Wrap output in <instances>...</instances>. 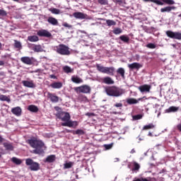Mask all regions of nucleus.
Instances as JSON below:
<instances>
[{
	"mask_svg": "<svg viewBox=\"0 0 181 181\" xmlns=\"http://www.w3.org/2000/svg\"><path fill=\"white\" fill-rule=\"evenodd\" d=\"M28 144L32 148H34L33 153L36 155H42L45 153V143L42 140L37 139H30L28 140Z\"/></svg>",
	"mask_w": 181,
	"mask_h": 181,
	"instance_id": "1",
	"label": "nucleus"
},
{
	"mask_svg": "<svg viewBox=\"0 0 181 181\" xmlns=\"http://www.w3.org/2000/svg\"><path fill=\"white\" fill-rule=\"evenodd\" d=\"M57 117L62 121L61 125L62 127H68L69 128H76L78 125L77 121L71 119L70 114H57Z\"/></svg>",
	"mask_w": 181,
	"mask_h": 181,
	"instance_id": "2",
	"label": "nucleus"
},
{
	"mask_svg": "<svg viewBox=\"0 0 181 181\" xmlns=\"http://www.w3.org/2000/svg\"><path fill=\"white\" fill-rule=\"evenodd\" d=\"M106 94L110 97H121L122 90L115 86L108 87L105 89Z\"/></svg>",
	"mask_w": 181,
	"mask_h": 181,
	"instance_id": "3",
	"label": "nucleus"
},
{
	"mask_svg": "<svg viewBox=\"0 0 181 181\" xmlns=\"http://www.w3.org/2000/svg\"><path fill=\"white\" fill-rule=\"evenodd\" d=\"M56 52L62 56H69L70 54V48L64 45L60 44L56 47Z\"/></svg>",
	"mask_w": 181,
	"mask_h": 181,
	"instance_id": "4",
	"label": "nucleus"
},
{
	"mask_svg": "<svg viewBox=\"0 0 181 181\" xmlns=\"http://www.w3.org/2000/svg\"><path fill=\"white\" fill-rule=\"evenodd\" d=\"M25 165L30 166V170L36 172L40 169V165L38 163H36L32 160V158L25 159Z\"/></svg>",
	"mask_w": 181,
	"mask_h": 181,
	"instance_id": "5",
	"label": "nucleus"
},
{
	"mask_svg": "<svg viewBox=\"0 0 181 181\" xmlns=\"http://www.w3.org/2000/svg\"><path fill=\"white\" fill-rule=\"evenodd\" d=\"M74 91L77 93V94H80L82 93L83 94H88L91 91V88L88 85H83L78 87L74 88Z\"/></svg>",
	"mask_w": 181,
	"mask_h": 181,
	"instance_id": "6",
	"label": "nucleus"
},
{
	"mask_svg": "<svg viewBox=\"0 0 181 181\" xmlns=\"http://www.w3.org/2000/svg\"><path fill=\"white\" fill-rule=\"evenodd\" d=\"M165 35L168 37L170 39H175L177 40H181V33L180 32H173L172 30H167Z\"/></svg>",
	"mask_w": 181,
	"mask_h": 181,
	"instance_id": "7",
	"label": "nucleus"
},
{
	"mask_svg": "<svg viewBox=\"0 0 181 181\" xmlns=\"http://www.w3.org/2000/svg\"><path fill=\"white\" fill-rule=\"evenodd\" d=\"M143 100H148V98H146V96H144L143 98H139V99H135L134 98H131L127 99V103L129 105H132L134 104H138V103H139V101H142Z\"/></svg>",
	"mask_w": 181,
	"mask_h": 181,
	"instance_id": "8",
	"label": "nucleus"
},
{
	"mask_svg": "<svg viewBox=\"0 0 181 181\" xmlns=\"http://www.w3.org/2000/svg\"><path fill=\"white\" fill-rule=\"evenodd\" d=\"M151 88H152V86L148 84L141 85L138 87V90L142 93H151Z\"/></svg>",
	"mask_w": 181,
	"mask_h": 181,
	"instance_id": "9",
	"label": "nucleus"
},
{
	"mask_svg": "<svg viewBox=\"0 0 181 181\" xmlns=\"http://www.w3.org/2000/svg\"><path fill=\"white\" fill-rule=\"evenodd\" d=\"M37 35L40 37H52V33L47 31V30H40L37 31Z\"/></svg>",
	"mask_w": 181,
	"mask_h": 181,
	"instance_id": "10",
	"label": "nucleus"
},
{
	"mask_svg": "<svg viewBox=\"0 0 181 181\" xmlns=\"http://www.w3.org/2000/svg\"><path fill=\"white\" fill-rule=\"evenodd\" d=\"M175 9H176V6H168L164 8H161L160 11L161 13H170V12H172V11H175Z\"/></svg>",
	"mask_w": 181,
	"mask_h": 181,
	"instance_id": "11",
	"label": "nucleus"
},
{
	"mask_svg": "<svg viewBox=\"0 0 181 181\" xmlns=\"http://www.w3.org/2000/svg\"><path fill=\"white\" fill-rule=\"evenodd\" d=\"M47 97V98H49L50 100V101L52 103H59V97L57 95H54V93L48 92Z\"/></svg>",
	"mask_w": 181,
	"mask_h": 181,
	"instance_id": "12",
	"label": "nucleus"
},
{
	"mask_svg": "<svg viewBox=\"0 0 181 181\" xmlns=\"http://www.w3.org/2000/svg\"><path fill=\"white\" fill-rule=\"evenodd\" d=\"M22 84L24 87H28V88H35L36 87V84L33 83V81H23Z\"/></svg>",
	"mask_w": 181,
	"mask_h": 181,
	"instance_id": "13",
	"label": "nucleus"
},
{
	"mask_svg": "<svg viewBox=\"0 0 181 181\" xmlns=\"http://www.w3.org/2000/svg\"><path fill=\"white\" fill-rule=\"evenodd\" d=\"M128 67L130 70H139V69L142 67V65L138 62H134L132 64H128Z\"/></svg>",
	"mask_w": 181,
	"mask_h": 181,
	"instance_id": "14",
	"label": "nucleus"
},
{
	"mask_svg": "<svg viewBox=\"0 0 181 181\" xmlns=\"http://www.w3.org/2000/svg\"><path fill=\"white\" fill-rule=\"evenodd\" d=\"M74 18L76 19H86L87 18V14L81 12H75L73 13Z\"/></svg>",
	"mask_w": 181,
	"mask_h": 181,
	"instance_id": "15",
	"label": "nucleus"
},
{
	"mask_svg": "<svg viewBox=\"0 0 181 181\" xmlns=\"http://www.w3.org/2000/svg\"><path fill=\"white\" fill-rule=\"evenodd\" d=\"M31 49L33 50V52H35L36 53H40V52H43V48L42 47V45H40L33 44Z\"/></svg>",
	"mask_w": 181,
	"mask_h": 181,
	"instance_id": "16",
	"label": "nucleus"
},
{
	"mask_svg": "<svg viewBox=\"0 0 181 181\" xmlns=\"http://www.w3.org/2000/svg\"><path fill=\"white\" fill-rule=\"evenodd\" d=\"M21 62H22V63H24V64H28V66L33 64L32 59H30V57H21Z\"/></svg>",
	"mask_w": 181,
	"mask_h": 181,
	"instance_id": "17",
	"label": "nucleus"
},
{
	"mask_svg": "<svg viewBox=\"0 0 181 181\" xmlns=\"http://www.w3.org/2000/svg\"><path fill=\"white\" fill-rule=\"evenodd\" d=\"M56 160V156L55 155H50L47 156L45 160H44V162L45 163H53V162H55Z\"/></svg>",
	"mask_w": 181,
	"mask_h": 181,
	"instance_id": "18",
	"label": "nucleus"
},
{
	"mask_svg": "<svg viewBox=\"0 0 181 181\" xmlns=\"http://www.w3.org/2000/svg\"><path fill=\"white\" fill-rule=\"evenodd\" d=\"M47 22L53 26H57V25H59V21L54 17H49L47 19Z\"/></svg>",
	"mask_w": 181,
	"mask_h": 181,
	"instance_id": "19",
	"label": "nucleus"
},
{
	"mask_svg": "<svg viewBox=\"0 0 181 181\" xmlns=\"http://www.w3.org/2000/svg\"><path fill=\"white\" fill-rule=\"evenodd\" d=\"M115 72V68L114 66L106 67L105 74H108V76H114Z\"/></svg>",
	"mask_w": 181,
	"mask_h": 181,
	"instance_id": "20",
	"label": "nucleus"
},
{
	"mask_svg": "<svg viewBox=\"0 0 181 181\" xmlns=\"http://www.w3.org/2000/svg\"><path fill=\"white\" fill-rule=\"evenodd\" d=\"M180 110V107H176V106H171L169 107V109L165 110V112L170 113V112H177Z\"/></svg>",
	"mask_w": 181,
	"mask_h": 181,
	"instance_id": "21",
	"label": "nucleus"
},
{
	"mask_svg": "<svg viewBox=\"0 0 181 181\" xmlns=\"http://www.w3.org/2000/svg\"><path fill=\"white\" fill-rule=\"evenodd\" d=\"M27 110H28V111H30V112H37V111H39V107H37V106L35 105H28Z\"/></svg>",
	"mask_w": 181,
	"mask_h": 181,
	"instance_id": "22",
	"label": "nucleus"
},
{
	"mask_svg": "<svg viewBox=\"0 0 181 181\" xmlns=\"http://www.w3.org/2000/svg\"><path fill=\"white\" fill-rule=\"evenodd\" d=\"M50 87H52V88H62V87H63V83L62 82H54L50 84Z\"/></svg>",
	"mask_w": 181,
	"mask_h": 181,
	"instance_id": "23",
	"label": "nucleus"
},
{
	"mask_svg": "<svg viewBox=\"0 0 181 181\" xmlns=\"http://www.w3.org/2000/svg\"><path fill=\"white\" fill-rule=\"evenodd\" d=\"M103 83H104L105 84H114V81L112 80V78H111V77L106 76L103 78Z\"/></svg>",
	"mask_w": 181,
	"mask_h": 181,
	"instance_id": "24",
	"label": "nucleus"
},
{
	"mask_svg": "<svg viewBox=\"0 0 181 181\" xmlns=\"http://www.w3.org/2000/svg\"><path fill=\"white\" fill-rule=\"evenodd\" d=\"M71 81L76 84H80V83H83V79H81V78H78V76H73L71 77Z\"/></svg>",
	"mask_w": 181,
	"mask_h": 181,
	"instance_id": "25",
	"label": "nucleus"
},
{
	"mask_svg": "<svg viewBox=\"0 0 181 181\" xmlns=\"http://www.w3.org/2000/svg\"><path fill=\"white\" fill-rule=\"evenodd\" d=\"M96 68H97L98 71H100V73H103V74H105V70L107 69V66H101V65L97 64Z\"/></svg>",
	"mask_w": 181,
	"mask_h": 181,
	"instance_id": "26",
	"label": "nucleus"
},
{
	"mask_svg": "<svg viewBox=\"0 0 181 181\" xmlns=\"http://www.w3.org/2000/svg\"><path fill=\"white\" fill-rule=\"evenodd\" d=\"M4 148L6 149V151H13V146L12 144L8 142H5L3 144Z\"/></svg>",
	"mask_w": 181,
	"mask_h": 181,
	"instance_id": "27",
	"label": "nucleus"
},
{
	"mask_svg": "<svg viewBox=\"0 0 181 181\" xmlns=\"http://www.w3.org/2000/svg\"><path fill=\"white\" fill-rule=\"evenodd\" d=\"M28 40L29 42H39V37L37 35H30L28 37Z\"/></svg>",
	"mask_w": 181,
	"mask_h": 181,
	"instance_id": "28",
	"label": "nucleus"
},
{
	"mask_svg": "<svg viewBox=\"0 0 181 181\" xmlns=\"http://www.w3.org/2000/svg\"><path fill=\"white\" fill-rule=\"evenodd\" d=\"M63 71L66 74H69V73H74V69H71L70 66H64L63 67Z\"/></svg>",
	"mask_w": 181,
	"mask_h": 181,
	"instance_id": "29",
	"label": "nucleus"
},
{
	"mask_svg": "<svg viewBox=\"0 0 181 181\" xmlns=\"http://www.w3.org/2000/svg\"><path fill=\"white\" fill-rule=\"evenodd\" d=\"M144 2H153V4H156V5H158V6H163L164 4L163 2L160 1V0H144Z\"/></svg>",
	"mask_w": 181,
	"mask_h": 181,
	"instance_id": "30",
	"label": "nucleus"
},
{
	"mask_svg": "<svg viewBox=\"0 0 181 181\" xmlns=\"http://www.w3.org/2000/svg\"><path fill=\"white\" fill-rule=\"evenodd\" d=\"M0 101H6L7 103H11V97L5 95H0Z\"/></svg>",
	"mask_w": 181,
	"mask_h": 181,
	"instance_id": "31",
	"label": "nucleus"
},
{
	"mask_svg": "<svg viewBox=\"0 0 181 181\" xmlns=\"http://www.w3.org/2000/svg\"><path fill=\"white\" fill-rule=\"evenodd\" d=\"M119 39L120 40H122V42H124V43H129V37L125 35H121L119 37Z\"/></svg>",
	"mask_w": 181,
	"mask_h": 181,
	"instance_id": "32",
	"label": "nucleus"
},
{
	"mask_svg": "<svg viewBox=\"0 0 181 181\" xmlns=\"http://www.w3.org/2000/svg\"><path fill=\"white\" fill-rule=\"evenodd\" d=\"M106 25L109 26V28H111V26H115L117 25V22L114 20H105Z\"/></svg>",
	"mask_w": 181,
	"mask_h": 181,
	"instance_id": "33",
	"label": "nucleus"
},
{
	"mask_svg": "<svg viewBox=\"0 0 181 181\" xmlns=\"http://www.w3.org/2000/svg\"><path fill=\"white\" fill-rule=\"evenodd\" d=\"M117 74H120L121 77H122V78H125V70L124 69V68H119L117 70Z\"/></svg>",
	"mask_w": 181,
	"mask_h": 181,
	"instance_id": "34",
	"label": "nucleus"
},
{
	"mask_svg": "<svg viewBox=\"0 0 181 181\" xmlns=\"http://www.w3.org/2000/svg\"><path fill=\"white\" fill-rule=\"evenodd\" d=\"M11 112L13 114H21L22 109L21 108V107H16L11 110Z\"/></svg>",
	"mask_w": 181,
	"mask_h": 181,
	"instance_id": "35",
	"label": "nucleus"
},
{
	"mask_svg": "<svg viewBox=\"0 0 181 181\" xmlns=\"http://www.w3.org/2000/svg\"><path fill=\"white\" fill-rule=\"evenodd\" d=\"M11 162H13V163H15V165H21L22 163V160L16 157H13L11 158Z\"/></svg>",
	"mask_w": 181,
	"mask_h": 181,
	"instance_id": "36",
	"label": "nucleus"
},
{
	"mask_svg": "<svg viewBox=\"0 0 181 181\" xmlns=\"http://www.w3.org/2000/svg\"><path fill=\"white\" fill-rule=\"evenodd\" d=\"M133 166L134 168H132V172H138V170L141 169V165L136 162H134Z\"/></svg>",
	"mask_w": 181,
	"mask_h": 181,
	"instance_id": "37",
	"label": "nucleus"
},
{
	"mask_svg": "<svg viewBox=\"0 0 181 181\" xmlns=\"http://www.w3.org/2000/svg\"><path fill=\"white\" fill-rule=\"evenodd\" d=\"M112 33H114V35H121V33H122V29L119 28H115L112 30Z\"/></svg>",
	"mask_w": 181,
	"mask_h": 181,
	"instance_id": "38",
	"label": "nucleus"
},
{
	"mask_svg": "<svg viewBox=\"0 0 181 181\" xmlns=\"http://www.w3.org/2000/svg\"><path fill=\"white\" fill-rule=\"evenodd\" d=\"M153 128H155V124L151 123V124H147V125H145V126L143 127V130L153 129Z\"/></svg>",
	"mask_w": 181,
	"mask_h": 181,
	"instance_id": "39",
	"label": "nucleus"
},
{
	"mask_svg": "<svg viewBox=\"0 0 181 181\" xmlns=\"http://www.w3.org/2000/svg\"><path fill=\"white\" fill-rule=\"evenodd\" d=\"M160 2L166 4V5H175V1L173 0H161Z\"/></svg>",
	"mask_w": 181,
	"mask_h": 181,
	"instance_id": "40",
	"label": "nucleus"
},
{
	"mask_svg": "<svg viewBox=\"0 0 181 181\" xmlns=\"http://www.w3.org/2000/svg\"><path fill=\"white\" fill-rule=\"evenodd\" d=\"M14 47H16V49H22V44L21 43V42L18 40H14Z\"/></svg>",
	"mask_w": 181,
	"mask_h": 181,
	"instance_id": "41",
	"label": "nucleus"
},
{
	"mask_svg": "<svg viewBox=\"0 0 181 181\" xmlns=\"http://www.w3.org/2000/svg\"><path fill=\"white\" fill-rule=\"evenodd\" d=\"M74 163L72 162L66 163L64 164V169H70L71 166H73Z\"/></svg>",
	"mask_w": 181,
	"mask_h": 181,
	"instance_id": "42",
	"label": "nucleus"
},
{
	"mask_svg": "<svg viewBox=\"0 0 181 181\" xmlns=\"http://www.w3.org/2000/svg\"><path fill=\"white\" fill-rule=\"evenodd\" d=\"M142 115H135L132 116L133 121H138V119H142Z\"/></svg>",
	"mask_w": 181,
	"mask_h": 181,
	"instance_id": "43",
	"label": "nucleus"
},
{
	"mask_svg": "<svg viewBox=\"0 0 181 181\" xmlns=\"http://www.w3.org/2000/svg\"><path fill=\"white\" fill-rule=\"evenodd\" d=\"M146 47L148 49H156V45L153 43H148L146 45Z\"/></svg>",
	"mask_w": 181,
	"mask_h": 181,
	"instance_id": "44",
	"label": "nucleus"
},
{
	"mask_svg": "<svg viewBox=\"0 0 181 181\" xmlns=\"http://www.w3.org/2000/svg\"><path fill=\"white\" fill-rule=\"evenodd\" d=\"M98 2L100 5H108V0H98Z\"/></svg>",
	"mask_w": 181,
	"mask_h": 181,
	"instance_id": "45",
	"label": "nucleus"
},
{
	"mask_svg": "<svg viewBox=\"0 0 181 181\" xmlns=\"http://www.w3.org/2000/svg\"><path fill=\"white\" fill-rule=\"evenodd\" d=\"M114 107L116 108H119V110H122V107H124V105L122 103H117L114 105Z\"/></svg>",
	"mask_w": 181,
	"mask_h": 181,
	"instance_id": "46",
	"label": "nucleus"
},
{
	"mask_svg": "<svg viewBox=\"0 0 181 181\" xmlns=\"http://www.w3.org/2000/svg\"><path fill=\"white\" fill-rule=\"evenodd\" d=\"M133 181H149V177H147V178H144V177L134 178V180Z\"/></svg>",
	"mask_w": 181,
	"mask_h": 181,
	"instance_id": "47",
	"label": "nucleus"
},
{
	"mask_svg": "<svg viewBox=\"0 0 181 181\" xmlns=\"http://www.w3.org/2000/svg\"><path fill=\"white\" fill-rule=\"evenodd\" d=\"M52 13H54L55 15H59L60 13V10L59 8H52L51 10Z\"/></svg>",
	"mask_w": 181,
	"mask_h": 181,
	"instance_id": "48",
	"label": "nucleus"
},
{
	"mask_svg": "<svg viewBox=\"0 0 181 181\" xmlns=\"http://www.w3.org/2000/svg\"><path fill=\"white\" fill-rule=\"evenodd\" d=\"M6 15H8V13H6V11L4 10V9H0V17L2 16H6Z\"/></svg>",
	"mask_w": 181,
	"mask_h": 181,
	"instance_id": "49",
	"label": "nucleus"
},
{
	"mask_svg": "<svg viewBox=\"0 0 181 181\" xmlns=\"http://www.w3.org/2000/svg\"><path fill=\"white\" fill-rule=\"evenodd\" d=\"M62 25L64 26V28H68L69 29H71V28H73V25H69L67 23H64Z\"/></svg>",
	"mask_w": 181,
	"mask_h": 181,
	"instance_id": "50",
	"label": "nucleus"
},
{
	"mask_svg": "<svg viewBox=\"0 0 181 181\" xmlns=\"http://www.w3.org/2000/svg\"><path fill=\"white\" fill-rule=\"evenodd\" d=\"M104 148H105V149H107V150L111 149V148H112V144H105V145H104Z\"/></svg>",
	"mask_w": 181,
	"mask_h": 181,
	"instance_id": "51",
	"label": "nucleus"
},
{
	"mask_svg": "<svg viewBox=\"0 0 181 181\" xmlns=\"http://www.w3.org/2000/svg\"><path fill=\"white\" fill-rule=\"evenodd\" d=\"M1 59H11V54H6L4 55H2Z\"/></svg>",
	"mask_w": 181,
	"mask_h": 181,
	"instance_id": "52",
	"label": "nucleus"
},
{
	"mask_svg": "<svg viewBox=\"0 0 181 181\" xmlns=\"http://www.w3.org/2000/svg\"><path fill=\"white\" fill-rule=\"evenodd\" d=\"M76 134L77 135H83V134H84V132L81 129H78L76 131Z\"/></svg>",
	"mask_w": 181,
	"mask_h": 181,
	"instance_id": "53",
	"label": "nucleus"
},
{
	"mask_svg": "<svg viewBox=\"0 0 181 181\" xmlns=\"http://www.w3.org/2000/svg\"><path fill=\"white\" fill-rule=\"evenodd\" d=\"M54 110H56V111H58V112H60L62 111V108H60L59 107L57 106L54 107Z\"/></svg>",
	"mask_w": 181,
	"mask_h": 181,
	"instance_id": "54",
	"label": "nucleus"
},
{
	"mask_svg": "<svg viewBox=\"0 0 181 181\" xmlns=\"http://www.w3.org/2000/svg\"><path fill=\"white\" fill-rule=\"evenodd\" d=\"M49 78L56 79V78H57V76H56L54 74H52V75L49 76Z\"/></svg>",
	"mask_w": 181,
	"mask_h": 181,
	"instance_id": "55",
	"label": "nucleus"
},
{
	"mask_svg": "<svg viewBox=\"0 0 181 181\" xmlns=\"http://www.w3.org/2000/svg\"><path fill=\"white\" fill-rule=\"evenodd\" d=\"M4 141H5V139H4L2 136L0 135V145L2 144Z\"/></svg>",
	"mask_w": 181,
	"mask_h": 181,
	"instance_id": "56",
	"label": "nucleus"
},
{
	"mask_svg": "<svg viewBox=\"0 0 181 181\" xmlns=\"http://www.w3.org/2000/svg\"><path fill=\"white\" fill-rule=\"evenodd\" d=\"M177 130L180 131V132H181V124H177Z\"/></svg>",
	"mask_w": 181,
	"mask_h": 181,
	"instance_id": "57",
	"label": "nucleus"
},
{
	"mask_svg": "<svg viewBox=\"0 0 181 181\" xmlns=\"http://www.w3.org/2000/svg\"><path fill=\"white\" fill-rule=\"evenodd\" d=\"M116 2L119 4V5H122V4H123L122 0H116Z\"/></svg>",
	"mask_w": 181,
	"mask_h": 181,
	"instance_id": "58",
	"label": "nucleus"
},
{
	"mask_svg": "<svg viewBox=\"0 0 181 181\" xmlns=\"http://www.w3.org/2000/svg\"><path fill=\"white\" fill-rule=\"evenodd\" d=\"M5 62L4 61H0V66H4Z\"/></svg>",
	"mask_w": 181,
	"mask_h": 181,
	"instance_id": "59",
	"label": "nucleus"
},
{
	"mask_svg": "<svg viewBox=\"0 0 181 181\" xmlns=\"http://www.w3.org/2000/svg\"><path fill=\"white\" fill-rule=\"evenodd\" d=\"M135 152H136V151H135V149L133 148V149H132V151H131L130 153H135Z\"/></svg>",
	"mask_w": 181,
	"mask_h": 181,
	"instance_id": "60",
	"label": "nucleus"
},
{
	"mask_svg": "<svg viewBox=\"0 0 181 181\" xmlns=\"http://www.w3.org/2000/svg\"><path fill=\"white\" fill-rule=\"evenodd\" d=\"M148 136H152V133L149 132L148 133Z\"/></svg>",
	"mask_w": 181,
	"mask_h": 181,
	"instance_id": "61",
	"label": "nucleus"
},
{
	"mask_svg": "<svg viewBox=\"0 0 181 181\" xmlns=\"http://www.w3.org/2000/svg\"><path fill=\"white\" fill-rule=\"evenodd\" d=\"M86 115H88V117H91V115H94L93 114H87Z\"/></svg>",
	"mask_w": 181,
	"mask_h": 181,
	"instance_id": "62",
	"label": "nucleus"
},
{
	"mask_svg": "<svg viewBox=\"0 0 181 181\" xmlns=\"http://www.w3.org/2000/svg\"><path fill=\"white\" fill-rule=\"evenodd\" d=\"M2 49V43L0 42V50Z\"/></svg>",
	"mask_w": 181,
	"mask_h": 181,
	"instance_id": "63",
	"label": "nucleus"
},
{
	"mask_svg": "<svg viewBox=\"0 0 181 181\" xmlns=\"http://www.w3.org/2000/svg\"><path fill=\"white\" fill-rule=\"evenodd\" d=\"M1 91H3L4 93H6V90H5V89H1Z\"/></svg>",
	"mask_w": 181,
	"mask_h": 181,
	"instance_id": "64",
	"label": "nucleus"
}]
</instances>
